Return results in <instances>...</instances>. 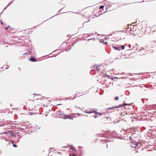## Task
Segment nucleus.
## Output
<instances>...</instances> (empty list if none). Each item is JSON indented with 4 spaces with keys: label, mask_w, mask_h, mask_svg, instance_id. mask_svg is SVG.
<instances>
[{
    "label": "nucleus",
    "mask_w": 156,
    "mask_h": 156,
    "mask_svg": "<svg viewBox=\"0 0 156 156\" xmlns=\"http://www.w3.org/2000/svg\"><path fill=\"white\" fill-rule=\"evenodd\" d=\"M127 105V104L125 103L123 105V104L119 105L118 106L113 107L112 108H107V109H108V110H110V109L114 110V109L116 108H120L121 107L124 106V105Z\"/></svg>",
    "instance_id": "1"
},
{
    "label": "nucleus",
    "mask_w": 156,
    "mask_h": 156,
    "mask_svg": "<svg viewBox=\"0 0 156 156\" xmlns=\"http://www.w3.org/2000/svg\"><path fill=\"white\" fill-rule=\"evenodd\" d=\"M59 117L62 118L64 119H73V118H71L70 117L69 115H62V116H61L60 115H59L58 116Z\"/></svg>",
    "instance_id": "2"
},
{
    "label": "nucleus",
    "mask_w": 156,
    "mask_h": 156,
    "mask_svg": "<svg viewBox=\"0 0 156 156\" xmlns=\"http://www.w3.org/2000/svg\"><path fill=\"white\" fill-rule=\"evenodd\" d=\"M152 48H153L154 50H156V42L154 41H152L151 43Z\"/></svg>",
    "instance_id": "3"
},
{
    "label": "nucleus",
    "mask_w": 156,
    "mask_h": 156,
    "mask_svg": "<svg viewBox=\"0 0 156 156\" xmlns=\"http://www.w3.org/2000/svg\"><path fill=\"white\" fill-rule=\"evenodd\" d=\"M136 144L135 145L133 146V147L136 148H138L140 147L141 146V144L139 143L138 142H137V143H136Z\"/></svg>",
    "instance_id": "4"
},
{
    "label": "nucleus",
    "mask_w": 156,
    "mask_h": 156,
    "mask_svg": "<svg viewBox=\"0 0 156 156\" xmlns=\"http://www.w3.org/2000/svg\"><path fill=\"white\" fill-rule=\"evenodd\" d=\"M94 110H91L89 111H87V110H86V111H84V112L85 113H86L88 114L93 113H94Z\"/></svg>",
    "instance_id": "5"
},
{
    "label": "nucleus",
    "mask_w": 156,
    "mask_h": 156,
    "mask_svg": "<svg viewBox=\"0 0 156 156\" xmlns=\"http://www.w3.org/2000/svg\"><path fill=\"white\" fill-rule=\"evenodd\" d=\"M29 60L31 62L37 61V60L34 57L31 56L29 59Z\"/></svg>",
    "instance_id": "6"
},
{
    "label": "nucleus",
    "mask_w": 156,
    "mask_h": 156,
    "mask_svg": "<svg viewBox=\"0 0 156 156\" xmlns=\"http://www.w3.org/2000/svg\"><path fill=\"white\" fill-rule=\"evenodd\" d=\"M94 113H95L96 115L99 114V115L100 116H101L102 114H105L104 113H102V112L99 113V112H97V111H94Z\"/></svg>",
    "instance_id": "7"
},
{
    "label": "nucleus",
    "mask_w": 156,
    "mask_h": 156,
    "mask_svg": "<svg viewBox=\"0 0 156 156\" xmlns=\"http://www.w3.org/2000/svg\"><path fill=\"white\" fill-rule=\"evenodd\" d=\"M137 142L136 141H132L131 144V146L132 147H133V145L134 146V145H136V143H137Z\"/></svg>",
    "instance_id": "8"
},
{
    "label": "nucleus",
    "mask_w": 156,
    "mask_h": 156,
    "mask_svg": "<svg viewBox=\"0 0 156 156\" xmlns=\"http://www.w3.org/2000/svg\"><path fill=\"white\" fill-rule=\"evenodd\" d=\"M112 47L113 48H114L116 50H120V49L118 47H116L115 46H112Z\"/></svg>",
    "instance_id": "9"
},
{
    "label": "nucleus",
    "mask_w": 156,
    "mask_h": 156,
    "mask_svg": "<svg viewBox=\"0 0 156 156\" xmlns=\"http://www.w3.org/2000/svg\"><path fill=\"white\" fill-rule=\"evenodd\" d=\"M70 148L71 149H72V150H74L76 152H77V151H76V149L73 148V145H70Z\"/></svg>",
    "instance_id": "10"
},
{
    "label": "nucleus",
    "mask_w": 156,
    "mask_h": 156,
    "mask_svg": "<svg viewBox=\"0 0 156 156\" xmlns=\"http://www.w3.org/2000/svg\"><path fill=\"white\" fill-rule=\"evenodd\" d=\"M100 65H98L96 67L97 68L96 69H95L96 70L98 71V72L99 71V69H98L100 68Z\"/></svg>",
    "instance_id": "11"
},
{
    "label": "nucleus",
    "mask_w": 156,
    "mask_h": 156,
    "mask_svg": "<svg viewBox=\"0 0 156 156\" xmlns=\"http://www.w3.org/2000/svg\"><path fill=\"white\" fill-rule=\"evenodd\" d=\"M78 152H80V156H81V154H82L83 153V151H81V150H80V149H79V150H78Z\"/></svg>",
    "instance_id": "12"
},
{
    "label": "nucleus",
    "mask_w": 156,
    "mask_h": 156,
    "mask_svg": "<svg viewBox=\"0 0 156 156\" xmlns=\"http://www.w3.org/2000/svg\"><path fill=\"white\" fill-rule=\"evenodd\" d=\"M13 2V1H11V2H9L8 4V5H7V7H8V6H9L10 5H11V4L12 3V2Z\"/></svg>",
    "instance_id": "13"
},
{
    "label": "nucleus",
    "mask_w": 156,
    "mask_h": 156,
    "mask_svg": "<svg viewBox=\"0 0 156 156\" xmlns=\"http://www.w3.org/2000/svg\"><path fill=\"white\" fill-rule=\"evenodd\" d=\"M126 45V44H125L124 45H122L121 46V47H122V50H123L125 48L124 46H125Z\"/></svg>",
    "instance_id": "14"
},
{
    "label": "nucleus",
    "mask_w": 156,
    "mask_h": 156,
    "mask_svg": "<svg viewBox=\"0 0 156 156\" xmlns=\"http://www.w3.org/2000/svg\"><path fill=\"white\" fill-rule=\"evenodd\" d=\"M104 6L103 5H101L100 7V9H103L104 8Z\"/></svg>",
    "instance_id": "15"
},
{
    "label": "nucleus",
    "mask_w": 156,
    "mask_h": 156,
    "mask_svg": "<svg viewBox=\"0 0 156 156\" xmlns=\"http://www.w3.org/2000/svg\"><path fill=\"white\" fill-rule=\"evenodd\" d=\"M12 146L13 147H17V145L16 144H13L12 145Z\"/></svg>",
    "instance_id": "16"
},
{
    "label": "nucleus",
    "mask_w": 156,
    "mask_h": 156,
    "mask_svg": "<svg viewBox=\"0 0 156 156\" xmlns=\"http://www.w3.org/2000/svg\"><path fill=\"white\" fill-rule=\"evenodd\" d=\"M115 100H118L119 99V97H115Z\"/></svg>",
    "instance_id": "17"
},
{
    "label": "nucleus",
    "mask_w": 156,
    "mask_h": 156,
    "mask_svg": "<svg viewBox=\"0 0 156 156\" xmlns=\"http://www.w3.org/2000/svg\"><path fill=\"white\" fill-rule=\"evenodd\" d=\"M7 133V132H4V133H0V134H6Z\"/></svg>",
    "instance_id": "18"
},
{
    "label": "nucleus",
    "mask_w": 156,
    "mask_h": 156,
    "mask_svg": "<svg viewBox=\"0 0 156 156\" xmlns=\"http://www.w3.org/2000/svg\"><path fill=\"white\" fill-rule=\"evenodd\" d=\"M71 97H68V98H66V99H69V98H70Z\"/></svg>",
    "instance_id": "19"
},
{
    "label": "nucleus",
    "mask_w": 156,
    "mask_h": 156,
    "mask_svg": "<svg viewBox=\"0 0 156 156\" xmlns=\"http://www.w3.org/2000/svg\"><path fill=\"white\" fill-rule=\"evenodd\" d=\"M9 27H10V26H8L7 27H6V28H5V29H6V30H7V29L8 28H9Z\"/></svg>",
    "instance_id": "20"
},
{
    "label": "nucleus",
    "mask_w": 156,
    "mask_h": 156,
    "mask_svg": "<svg viewBox=\"0 0 156 156\" xmlns=\"http://www.w3.org/2000/svg\"><path fill=\"white\" fill-rule=\"evenodd\" d=\"M33 114H33V113H30V115H32Z\"/></svg>",
    "instance_id": "21"
},
{
    "label": "nucleus",
    "mask_w": 156,
    "mask_h": 156,
    "mask_svg": "<svg viewBox=\"0 0 156 156\" xmlns=\"http://www.w3.org/2000/svg\"><path fill=\"white\" fill-rule=\"evenodd\" d=\"M88 21H86V22H84L83 23V24H84V23H86L87 22H88Z\"/></svg>",
    "instance_id": "22"
},
{
    "label": "nucleus",
    "mask_w": 156,
    "mask_h": 156,
    "mask_svg": "<svg viewBox=\"0 0 156 156\" xmlns=\"http://www.w3.org/2000/svg\"><path fill=\"white\" fill-rule=\"evenodd\" d=\"M107 43H108V42H104V44L105 45Z\"/></svg>",
    "instance_id": "23"
},
{
    "label": "nucleus",
    "mask_w": 156,
    "mask_h": 156,
    "mask_svg": "<svg viewBox=\"0 0 156 156\" xmlns=\"http://www.w3.org/2000/svg\"><path fill=\"white\" fill-rule=\"evenodd\" d=\"M94 117L95 118H97V116L96 115H94Z\"/></svg>",
    "instance_id": "24"
},
{
    "label": "nucleus",
    "mask_w": 156,
    "mask_h": 156,
    "mask_svg": "<svg viewBox=\"0 0 156 156\" xmlns=\"http://www.w3.org/2000/svg\"><path fill=\"white\" fill-rule=\"evenodd\" d=\"M7 6H6V7L4 8V10H3V11H4V10H5V9L7 8Z\"/></svg>",
    "instance_id": "25"
},
{
    "label": "nucleus",
    "mask_w": 156,
    "mask_h": 156,
    "mask_svg": "<svg viewBox=\"0 0 156 156\" xmlns=\"http://www.w3.org/2000/svg\"><path fill=\"white\" fill-rule=\"evenodd\" d=\"M144 99H141V100L142 101V102H143V103H144V102H143V101H144Z\"/></svg>",
    "instance_id": "26"
},
{
    "label": "nucleus",
    "mask_w": 156,
    "mask_h": 156,
    "mask_svg": "<svg viewBox=\"0 0 156 156\" xmlns=\"http://www.w3.org/2000/svg\"><path fill=\"white\" fill-rule=\"evenodd\" d=\"M93 39V38H91V39H88V40L89 41L90 40H91Z\"/></svg>",
    "instance_id": "27"
},
{
    "label": "nucleus",
    "mask_w": 156,
    "mask_h": 156,
    "mask_svg": "<svg viewBox=\"0 0 156 156\" xmlns=\"http://www.w3.org/2000/svg\"><path fill=\"white\" fill-rule=\"evenodd\" d=\"M10 133H11V135H12V134H13V133H12V132H10Z\"/></svg>",
    "instance_id": "28"
},
{
    "label": "nucleus",
    "mask_w": 156,
    "mask_h": 156,
    "mask_svg": "<svg viewBox=\"0 0 156 156\" xmlns=\"http://www.w3.org/2000/svg\"><path fill=\"white\" fill-rule=\"evenodd\" d=\"M73 156H77L76 155H75L74 154H73Z\"/></svg>",
    "instance_id": "29"
},
{
    "label": "nucleus",
    "mask_w": 156,
    "mask_h": 156,
    "mask_svg": "<svg viewBox=\"0 0 156 156\" xmlns=\"http://www.w3.org/2000/svg\"><path fill=\"white\" fill-rule=\"evenodd\" d=\"M144 49V48H143V49H140L139 50V51H141V50H143V49Z\"/></svg>",
    "instance_id": "30"
},
{
    "label": "nucleus",
    "mask_w": 156,
    "mask_h": 156,
    "mask_svg": "<svg viewBox=\"0 0 156 156\" xmlns=\"http://www.w3.org/2000/svg\"><path fill=\"white\" fill-rule=\"evenodd\" d=\"M1 24H3V23L2 22V21H1Z\"/></svg>",
    "instance_id": "31"
},
{
    "label": "nucleus",
    "mask_w": 156,
    "mask_h": 156,
    "mask_svg": "<svg viewBox=\"0 0 156 156\" xmlns=\"http://www.w3.org/2000/svg\"><path fill=\"white\" fill-rule=\"evenodd\" d=\"M75 98V97H74V98H73L72 99V100H73V99H74Z\"/></svg>",
    "instance_id": "32"
},
{
    "label": "nucleus",
    "mask_w": 156,
    "mask_h": 156,
    "mask_svg": "<svg viewBox=\"0 0 156 156\" xmlns=\"http://www.w3.org/2000/svg\"><path fill=\"white\" fill-rule=\"evenodd\" d=\"M78 116H80V113H78Z\"/></svg>",
    "instance_id": "33"
},
{
    "label": "nucleus",
    "mask_w": 156,
    "mask_h": 156,
    "mask_svg": "<svg viewBox=\"0 0 156 156\" xmlns=\"http://www.w3.org/2000/svg\"><path fill=\"white\" fill-rule=\"evenodd\" d=\"M61 10H62V9H60V10L58 12H60L61 11Z\"/></svg>",
    "instance_id": "34"
},
{
    "label": "nucleus",
    "mask_w": 156,
    "mask_h": 156,
    "mask_svg": "<svg viewBox=\"0 0 156 156\" xmlns=\"http://www.w3.org/2000/svg\"><path fill=\"white\" fill-rule=\"evenodd\" d=\"M9 68V67H6V69H7L8 68Z\"/></svg>",
    "instance_id": "35"
},
{
    "label": "nucleus",
    "mask_w": 156,
    "mask_h": 156,
    "mask_svg": "<svg viewBox=\"0 0 156 156\" xmlns=\"http://www.w3.org/2000/svg\"><path fill=\"white\" fill-rule=\"evenodd\" d=\"M10 106H12V104H11Z\"/></svg>",
    "instance_id": "36"
},
{
    "label": "nucleus",
    "mask_w": 156,
    "mask_h": 156,
    "mask_svg": "<svg viewBox=\"0 0 156 156\" xmlns=\"http://www.w3.org/2000/svg\"><path fill=\"white\" fill-rule=\"evenodd\" d=\"M11 142H12V143H13V141H11Z\"/></svg>",
    "instance_id": "37"
},
{
    "label": "nucleus",
    "mask_w": 156,
    "mask_h": 156,
    "mask_svg": "<svg viewBox=\"0 0 156 156\" xmlns=\"http://www.w3.org/2000/svg\"><path fill=\"white\" fill-rule=\"evenodd\" d=\"M135 23V22H134V23H132L133 24V23Z\"/></svg>",
    "instance_id": "38"
},
{
    "label": "nucleus",
    "mask_w": 156,
    "mask_h": 156,
    "mask_svg": "<svg viewBox=\"0 0 156 156\" xmlns=\"http://www.w3.org/2000/svg\"><path fill=\"white\" fill-rule=\"evenodd\" d=\"M69 110V108H68L67 109V110Z\"/></svg>",
    "instance_id": "39"
},
{
    "label": "nucleus",
    "mask_w": 156,
    "mask_h": 156,
    "mask_svg": "<svg viewBox=\"0 0 156 156\" xmlns=\"http://www.w3.org/2000/svg\"><path fill=\"white\" fill-rule=\"evenodd\" d=\"M59 114L60 115H62V114Z\"/></svg>",
    "instance_id": "40"
},
{
    "label": "nucleus",
    "mask_w": 156,
    "mask_h": 156,
    "mask_svg": "<svg viewBox=\"0 0 156 156\" xmlns=\"http://www.w3.org/2000/svg\"><path fill=\"white\" fill-rule=\"evenodd\" d=\"M108 118H108V117H107V119H108Z\"/></svg>",
    "instance_id": "41"
},
{
    "label": "nucleus",
    "mask_w": 156,
    "mask_h": 156,
    "mask_svg": "<svg viewBox=\"0 0 156 156\" xmlns=\"http://www.w3.org/2000/svg\"><path fill=\"white\" fill-rule=\"evenodd\" d=\"M80 147H80V146H79V147H78V148Z\"/></svg>",
    "instance_id": "42"
},
{
    "label": "nucleus",
    "mask_w": 156,
    "mask_h": 156,
    "mask_svg": "<svg viewBox=\"0 0 156 156\" xmlns=\"http://www.w3.org/2000/svg\"><path fill=\"white\" fill-rule=\"evenodd\" d=\"M69 156H71V154H70V155H69Z\"/></svg>",
    "instance_id": "43"
},
{
    "label": "nucleus",
    "mask_w": 156,
    "mask_h": 156,
    "mask_svg": "<svg viewBox=\"0 0 156 156\" xmlns=\"http://www.w3.org/2000/svg\"><path fill=\"white\" fill-rule=\"evenodd\" d=\"M20 69V68H18V69Z\"/></svg>",
    "instance_id": "44"
},
{
    "label": "nucleus",
    "mask_w": 156,
    "mask_h": 156,
    "mask_svg": "<svg viewBox=\"0 0 156 156\" xmlns=\"http://www.w3.org/2000/svg\"><path fill=\"white\" fill-rule=\"evenodd\" d=\"M19 141V140H18V141H17V142H18Z\"/></svg>",
    "instance_id": "45"
}]
</instances>
